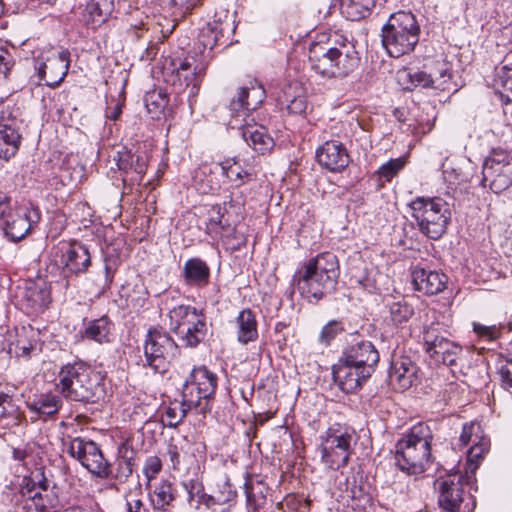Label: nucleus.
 Listing matches in <instances>:
<instances>
[{"instance_id": "nucleus-28", "label": "nucleus", "mask_w": 512, "mask_h": 512, "mask_svg": "<svg viewBox=\"0 0 512 512\" xmlns=\"http://www.w3.org/2000/svg\"><path fill=\"white\" fill-rule=\"evenodd\" d=\"M114 11V0H89L83 12V21L96 29L106 23Z\"/></svg>"}, {"instance_id": "nucleus-51", "label": "nucleus", "mask_w": 512, "mask_h": 512, "mask_svg": "<svg viewBox=\"0 0 512 512\" xmlns=\"http://www.w3.org/2000/svg\"><path fill=\"white\" fill-rule=\"evenodd\" d=\"M162 470V461L158 456H149L143 467V474L147 479L146 487H151V482Z\"/></svg>"}, {"instance_id": "nucleus-33", "label": "nucleus", "mask_w": 512, "mask_h": 512, "mask_svg": "<svg viewBox=\"0 0 512 512\" xmlns=\"http://www.w3.org/2000/svg\"><path fill=\"white\" fill-rule=\"evenodd\" d=\"M237 340L248 344L258 338L257 321L250 309H243L235 319Z\"/></svg>"}, {"instance_id": "nucleus-39", "label": "nucleus", "mask_w": 512, "mask_h": 512, "mask_svg": "<svg viewBox=\"0 0 512 512\" xmlns=\"http://www.w3.org/2000/svg\"><path fill=\"white\" fill-rule=\"evenodd\" d=\"M226 213L225 207L217 204L212 207V215L206 223V232L212 237L223 236L224 233L231 230V225L224 220Z\"/></svg>"}, {"instance_id": "nucleus-64", "label": "nucleus", "mask_w": 512, "mask_h": 512, "mask_svg": "<svg viewBox=\"0 0 512 512\" xmlns=\"http://www.w3.org/2000/svg\"><path fill=\"white\" fill-rule=\"evenodd\" d=\"M127 512H149L140 499L127 500Z\"/></svg>"}, {"instance_id": "nucleus-17", "label": "nucleus", "mask_w": 512, "mask_h": 512, "mask_svg": "<svg viewBox=\"0 0 512 512\" xmlns=\"http://www.w3.org/2000/svg\"><path fill=\"white\" fill-rule=\"evenodd\" d=\"M332 374L335 383L343 392L352 393L372 375V368L365 370V368L349 362L345 357H341L333 366Z\"/></svg>"}, {"instance_id": "nucleus-21", "label": "nucleus", "mask_w": 512, "mask_h": 512, "mask_svg": "<svg viewBox=\"0 0 512 512\" xmlns=\"http://www.w3.org/2000/svg\"><path fill=\"white\" fill-rule=\"evenodd\" d=\"M265 99V90L256 80H251L248 84L240 87L237 94L232 98L230 108L232 111L247 112L256 110Z\"/></svg>"}, {"instance_id": "nucleus-34", "label": "nucleus", "mask_w": 512, "mask_h": 512, "mask_svg": "<svg viewBox=\"0 0 512 512\" xmlns=\"http://www.w3.org/2000/svg\"><path fill=\"white\" fill-rule=\"evenodd\" d=\"M84 336L99 344L110 343L113 340V324L107 316L91 320L85 327Z\"/></svg>"}, {"instance_id": "nucleus-5", "label": "nucleus", "mask_w": 512, "mask_h": 512, "mask_svg": "<svg viewBox=\"0 0 512 512\" xmlns=\"http://www.w3.org/2000/svg\"><path fill=\"white\" fill-rule=\"evenodd\" d=\"M420 28L411 12L392 14L382 28V44L387 53L398 58L412 52L419 41Z\"/></svg>"}, {"instance_id": "nucleus-32", "label": "nucleus", "mask_w": 512, "mask_h": 512, "mask_svg": "<svg viewBox=\"0 0 512 512\" xmlns=\"http://www.w3.org/2000/svg\"><path fill=\"white\" fill-rule=\"evenodd\" d=\"M40 351L41 345L39 343L38 333L31 327H22L21 331L17 333V340L15 342V354L17 357L28 360Z\"/></svg>"}, {"instance_id": "nucleus-45", "label": "nucleus", "mask_w": 512, "mask_h": 512, "mask_svg": "<svg viewBox=\"0 0 512 512\" xmlns=\"http://www.w3.org/2000/svg\"><path fill=\"white\" fill-rule=\"evenodd\" d=\"M490 447V441L488 438H479L478 441L473 443L467 452V460L471 465H474V469L478 467L479 461L488 452Z\"/></svg>"}, {"instance_id": "nucleus-6", "label": "nucleus", "mask_w": 512, "mask_h": 512, "mask_svg": "<svg viewBox=\"0 0 512 512\" xmlns=\"http://www.w3.org/2000/svg\"><path fill=\"white\" fill-rule=\"evenodd\" d=\"M412 217L419 230L431 239H439L451 218L450 205L440 197H417L410 203Z\"/></svg>"}, {"instance_id": "nucleus-38", "label": "nucleus", "mask_w": 512, "mask_h": 512, "mask_svg": "<svg viewBox=\"0 0 512 512\" xmlns=\"http://www.w3.org/2000/svg\"><path fill=\"white\" fill-rule=\"evenodd\" d=\"M375 7V0H342L341 10L347 19L359 21L368 17Z\"/></svg>"}, {"instance_id": "nucleus-41", "label": "nucleus", "mask_w": 512, "mask_h": 512, "mask_svg": "<svg viewBox=\"0 0 512 512\" xmlns=\"http://www.w3.org/2000/svg\"><path fill=\"white\" fill-rule=\"evenodd\" d=\"M145 106L153 118H159L168 105L167 93L161 89L153 90L145 95Z\"/></svg>"}, {"instance_id": "nucleus-57", "label": "nucleus", "mask_w": 512, "mask_h": 512, "mask_svg": "<svg viewBox=\"0 0 512 512\" xmlns=\"http://www.w3.org/2000/svg\"><path fill=\"white\" fill-rule=\"evenodd\" d=\"M187 493H188V501L190 504L193 502L197 503V500H200V495L202 494L204 488L201 482L198 480H189L183 483Z\"/></svg>"}, {"instance_id": "nucleus-37", "label": "nucleus", "mask_w": 512, "mask_h": 512, "mask_svg": "<svg viewBox=\"0 0 512 512\" xmlns=\"http://www.w3.org/2000/svg\"><path fill=\"white\" fill-rule=\"evenodd\" d=\"M462 353V347L449 339L445 338L438 341V346L430 352V357L437 362L453 366L459 355Z\"/></svg>"}, {"instance_id": "nucleus-29", "label": "nucleus", "mask_w": 512, "mask_h": 512, "mask_svg": "<svg viewBox=\"0 0 512 512\" xmlns=\"http://www.w3.org/2000/svg\"><path fill=\"white\" fill-rule=\"evenodd\" d=\"M241 134L245 142L260 154L270 152L275 145L273 138L262 125L246 124L241 128Z\"/></svg>"}, {"instance_id": "nucleus-40", "label": "nucleus", "mask_w": 512, "mask_h": 512, "mask_svg": "<svg viewBox=\"0 0 512 512\" xmlns=\"http://www.w3.org/2000/svg\"><path fill=\"white\" fill-rule=\"evenodd\" d=\"M389 321L395 326H402L414 315L413 307L404 299L388 304Z\"/></svg>"}, {"instance_id": "nucleus-2", "label": "nucleus", "mask_w": 512, "mask_h": 512, "mask_svg": "<svg viewBox=\"0 0 512 512\" xmlns=\"http://www.w3.org/2000/svg\"><path fill=\"white\" fill-rule=\"evenodd\" d=\"M308 60L311 69L325 78H344L359 64L358 52L350 42L338 46L314 42L309 47Z\"/></svg>"}, {"instance_id": "nucleus-31", "label": "nucleus", "mask_w": 512, "mask_h": 512, "mask_svg": "<svg viewBox=\"0 0 512 512\" xmlns=\"http://www.w3.org/2000/svg\"><path fill=\"white\" fill-rule=\"evenodd\" d=\"M153 512H169L173 507L175 493L168 480H160L149 493Z\"/></svg>"}, {"instance_id": "nucleus-7", "label": "nucleus", "mask_w": 512, "mask_h": 512, "mask_svg": "<svg viewBox=\"0 0 512 512\" xmlns=\"http://www.w3.org/2000/svg\"><path fill=\"white\" fill-rule=\"evenodd\" d=\"M169 327L186 347H197L206 337V317L195 307L179 305L169 312Z\"/></svg>"}, {"instance_id": "nucleus-43", "label": "nucleus", "mask_w": 512, "mask_h": 512, "mask_svg": "<svg viewBox=\"0 0 512 512\" xmlns=\"http://www.w3.org/2000/svg\"><path fill=\"white\" fill-rule=\"evenodd\" d=\"M190 408L183 405V401L179 406L167 407L162 415V422L168 427H177L186 417Z\"/></svg>"}, {"instance_id": "nucleus-56", "label": "nucleus", "mask_w": 512, "mask_h": 512, "mask_svg": "<svg viewBox=\"0 0 512 512\" xmlns=\"http://www.w3.org/2000/svg\"><path fill=\"white\" fill-rule=\"evenodd\" d=\"M14 65V59L7 49L0 46V81L6 79L11 68Z\"/></svg>"}, {"instance_id": "nucleus-25", "label": "nucleus", "mask_w": 512, "mask_h": 512, "mask_svg": "<svg viewBox=\"0 0 512 512\" xmlns=\"http://www.w3.org/2000/svg\"><path fill=\"white\" fill-rule=\"evenodd\" d=\"M21 134L15 119L0 122V159L9 160L19 150Z\"/></svg>"}, {"instance_id": "nucleus-3", "label": "nucleus", "mask_w": 512, "mask_h": 512, "mask_svg": "<svg viewBox=\"0 0 512 512\" xmlns=\"http://www.w3.org/2000/svg\"><path fill=\"white\" fill-rule=\"evenodd\" d=\"M57 387L71 401L94 402L103 393L102 377L83 362L64 365L58 373Z\"/></svg>"}, {"instance_id": "nucleus-24", "label": "nucleus", "mask_w": 512, "mask_h": 512, "mask_svg": "<svg viewBox=\"0 0 512 512\" xmlns=\"http://www.w3.org/2000/svg\"><path fill=\"white\" fill-rule=\"evenodd\" d=\"M415 290L425 295H436L446 288L448 277L441 272L416 267L412 271Z\"/></svg>"}, {"instance_id": "nucleus-4", "label": "nucleus", "mask_w": 512, "mask_h": 512, "mask_svg": "<svg viewBox=\"0 0 512 512\" xmlns=\"http://www.w3.org/2000/svg\"><path fill=\"white\" fill-rule=\"evenodd\" d=\"M339 277V264L335 254L325 252L312 258L296 280L298 290L316 301L334 290Z\"/></svg>"}, {"instance_id": "nucleus-23", "label": "nucleus", "mask_w": 512, "mask_h": 512, "mask_svg": "<svg viewBox=\"0 0 512 512\" xmlns=\"http://www.w3.org/2000/svg\"><path fill=\"white\" fill-rule=\"evenodd\" d=\"M417 366L409 357L393 360L389 369V383L397 391L410 388L416 378Z\"/></svg>"}, {"instance_id": "nucleus-49", "label": "nucleus", "mask_w": 512, "mask_h": 512, "mask_svg": "<svg viewBox=\"0 0 512 512\" xmlns=\"http://www.w3.org/2000/svg\"><path fill=\"white\" fill-rule=\"evenodd\" d=\"M6 417H12L15 421H18L20 412L13 398L6 393L0 392V418Z\"/></svg>"}, {"instance_id": "nucleus-13", "label": "nucleus", "mask_w": 512, "mask_h": 512, "mask_svg": "<svg viewBox=\"0 0 512 512\" xmlns=\"http://www.w3.org/2000/svg\"><path fill=\"white\" fill-rule=\"evenodd\" d=\"M69 65L70 52L67 49L50 47L36 58L34 68L40 82L55 88L64 80Z\"/></svg>"}, {"instance_id": "nucleus-11", "label": "nucleus", "mask_w": 512, "mask_h": 512, "mask_svg": "<svg viewBox=\"0 0 512 512\" xmlns=\"http://www.w3.org/2000/svg\"><path fill=\"white\" fill-rule=\"evenodd\" d=\"M64 445L66 452L79 461L92 475L101 479L111 476V464L96 442L82 437H69L67 441H64Z\"/></svg>"}, {"instance_id": "nucleus-62", "label": "nucleus", "mask_w": 512, "mask_h": 512, "mask_svg": "<svg viewBox=\"0 0 512 512\" xmlns=\"http://www.w3.org/2000/svg\"><path fill=\"white\" fill-rule=\"evenodd\" d=\"M299 506V501L295 495H287L283 502L279 503V508L284 512H296Z\"/></svg>"}, {"instance_id": "nucleus-47", "label": "nucleus", "mask_w": 512, "mask_h": 512, "mask_svg": "<svg viewBox=\"0 0 512 512\" xmlns=\"http://www.w3.org/2000/svg\"><path fill=\"white\" fill-rule=\"evenodd\" d=\"M481 433V426L478 423L470 422L464 424L459 437L461 446H466L470 443L473 444L478 441L479 438H483L484 436Z\"/></svg>"}, {"instance_id": "nucleus-54", "label": "nucleus", "mask_w": 512, "mask_h": 512, "mask_svg": "<svg viewBox=\"0 0 512 512\" xmlns=\"http://www.w3.org/2000/svg\"><path fill=\"white\" fill-rule=\"evenodd\" d=\"M474 332L487 340H495L500 336V327L496 325H483L480 323H473Z\"/></svg>"}, {"instance_id": "nucleus-36", "label": "nucleus", "mask_w": 512, "mask_h": 512, "mask_svg": "<svg viewBox=\"0 0 512 512\" xmlns=\"http://www.w3.org/2000/svg\"><path fill=\"white\" fill-rule=\"evenodd\" d=\"M29 410L36 416L32 421L38 419V416H52L58 412L62 406V400L55 394H42L37 400L27 403Z\"/></svg>"}, {"instance_id": "nucleus-18", "label": "nucleus", "mask_w": 512, "mask_h": 512, "mask_svg": "<svg viewBox=\"0 0 512 512\" xmlns=\"http://www.w3.org/2000/svg\"><path fill=\"white\" fill-rule=\"evenodd\" d=\"M438 504L446 512H459L463 502L464 477L461 474L449 475L438 480Z\"/></svg>"}, {"instance_id": "nucleus-61", "label": "nucleus", "mask_w": 512, "mask_h": 512, "mask_svg": "<svg viewBox=\"0 0 512 512\" xmlns=\"http://www.w3.org/2000/svg\"><path fill=\"white\" fill-rule=\"evenodd\" d=\"M171 4L179 10L181 15L190 13L196 7L200 0H170Z\"/></svg>"}, {"instance_id": "nucleus-15", "label": "nucleus", "mask_w": 512, "mask_h": 512, "mask_svg": "<svg viewBox=\"0 0 512 512\" xmlns=\"http://www.w3.org/2000/svg\"><path fill=\"white\" fill-rule=\"evenodd\" d=\"M40 221L38 208L28 203H15L13 209L1 220L0 227L13 242L24 239Z\"/></svg>"}, {"instance_id": "nucleus-50", "label": "nucleus", "mask_w": 512, "mask_h": 512, "mask_svg": "<svg viewBox=\"0 0 512 512\" xmlns=\"http://www.w3.org/2000/svg\"><path fill=\"white\" fill-rule=\"evenodd\" d=\"M404 165L405 161L402 158L391 159L380 166L378 174L386 181H390L404 168Z\"/></svg>"}, {"instance_id": "nucleus-60", "label": "nucleus", "mask_w": 512, "mask_h": 512, "mask_svg": "<svg viewBox=\"0 0 512 512\" xmlns=\"http://www.w3.org/2000/svg\"><path fill=\"white\" fill-rule=\"evenodd\" d=\"M118 472L116 475V478L119 479H127L129 476L132 475L133 472V463L132 459L128 457H122L118 461Z\"/></svg>"}, {"instance_id": "nucleus-10", "label": "nucleus", "mask_w": 512, "mask_h": 512, "mask_svg": "<svg viewBox=\"0 0 512 512\" xmlns=\"http://www.w3.org/2000/svg\"><path fill=\"white\" fill-rule=\"evenodd\" d=\"M20 493L30 502L26 506L29 509L34 507L38 512H47L59 503L58 488L46 478L42 469H35L30 476L23 478Z\"/></svg>"}, {"instance_id": "nucleus-20", "label": "nucleus", "mask_w": 512, "mask_h": 512, "mask_svg": "<svg viewBox=\"0 0 512 512\" xmlns=\"http://www.w3.org/2000/svg\"><path fill=\"white\" fill-rule=\"evenodd\" d=\"M22 308L28 315H38L44 312L51 302V292L43 282H29L21 296Z\"/></svg>"}, {"instance_id": "nucleus-26", "label": "nucleus", "mask_w": 512, "mask_h": 512, "mask_svg": "<svg viewBox=\"0 0 512 512\" xmlns=\"http://www.w3.org/2000/svg\"><path fill=\"white\" fill-rule=\"evenodd\" d=\"M118 169L126 175L133 174L131 181H141L147 169V157L144 154H132L128 150L118 151L114 157Z\"/></svg>"}, {"instance_id": "nucleus-12", "label": "nucleus", "mask_w": 512, "mask_h": 512, "mask_svg": "<svg viewBox=\"0 0 512 512\" xmlns=\"http://www.w3.org/2000/svg\"><path fill=\"white\" fill-rule=\"evenodd\" d=\"M179 352L178 345L165 331L149 330L144 343L145 366L156 373H164L168 362Z\"/></svg>"}, {"instance_id": "nucleus-63", "label": "nucleus", "mask_w": 512, "mask_h": 512, "mask_svg": "<svg viewBox=\"0 0 512 512\" xmlns=\"http://www.w3.org/2000/svg\"><path fill=\"white\" fill-rule=\"evenodd\" d=\"M450 71L449 65L447 63H439L438 68L430 74V88H434L436 85V81L441 80L444 77V74Z\"/></svg>"}, {"instance_id": "nucleus-19", "label": "nucleus", "mask_w": 512, "mask_h": 512, "mask_svg": "<svg viewBox=\"0 0 512 512\" xmlns=\"http://www.w3.org/2000/svg\"><path fill=\"white\" fill-rule=\"evenodd\" d=\"M317 162L331 172L343 171L350 162L346 147L339 141H326L316 150Z\"/></svg>"}, {"instance_id": "nucleus-58", "label": "nucleus", "mask_w": 512, "mask_h": 512, "mask_svg": "<svg viewBox=\"0 0 512 512\" xmlns=\"http://www.w3.org/2000/svg\"><path fill=\"white\" fill-rule=\"evenodd\" d=\"M407 76L410 79V82L413 86L418 87L421 86L423 88H430V74L424 71H413L408 72Z\"/></svg>"}, {"instance_id": "nucleus-8", "label": "nucleus", "mask_w": 512, "mask_h": 512, "mask_svg": "<svg viewBox=\"0 0 512 512\" xmlns=\"http://www.w3.org/2000/svg\"><path fill=\"white\" fill-rule=\"evenodd\" d=\"M91 265V255L88 248L79 243H61L51 251L48 269L51 274L58 273L67 279L85 273Z\"/></svg>"}, {"instance_id": "nucleus-44", "label": "nucleus", "mask_w": 512, "mask_h": 512, "mask_svg": "<svg viewBox=\"0 0 512 512\" xmlns=\"http://www.w3.org/2000/svg\"><path fill=\"white\" fill-rule=\"evenodd\" d=\"M438 326L439 324L431 323L423 328V345L428 354L438 346V341L446 338L441 334Z\"/></svg>"}, {"instance_id": "nucleus-48", "label": "nucleus", "mask_w": 512, "mask_h": 512, "mask_svg": "<svg viewBox=\"0 0 512 512\" xmlns=\"http://www.w3.org/2000/svg\"><path fill=\"white\" fill-rule=\"evenodd\" d=\"M343 331L344 326L342 322L337 320H331L326 325L323 326L319 335V341L327 346Z\"/></svg>"}, {"instance_id": "nucleus-53", "label": "nucleus", "mask_w": 512, "mask_h": 512, "mask_svg": "<svg viewBox=\"0 0 512 512\" xmlns=\"http://www.w3.org/2000/svg\"><path fill=\"white\" fill-rule=\"evenodd\" d=\"M508 365H503L498 369L499 383L503 390L512 396V359L507 360Z\"/></svg>"}, {"instance_id": "nucleus-46", "label": "nucleus", "mask_w": 512, "mask_h": 512, "mask_svg": "<svg viewBox=\"0 0 512 512\" xmlns=\"http://www.w3.org/2000/svg\"><path fill=\"white\" fill-rule=\"evenodd\" d=\"M185 442L186 440L184 438L181 441H171L168 445L167 455L171 462V467L174 470L180 469L182 460L186 456V451L184 450Z\"/></svg>"}, {"instance_id": "nucleus-59", "label": "nucleus", "mask_w": 512, "mask_h": 512, "mask_svg": "<svg viewBox=\"0 0 512 512\" xmlns=\"http://www.w3.org/2000/svg\"><path fill=\"white\" fill-rule=\"evenodd\" d=\"M457 86V83L453 81L452 72L450 70L448 73L444 74L441 80L438 79V81H436V85L433 89L445 92H456L458 89Z\"/></svg>"}, {"instance_id": "nucleus-35", "label": "nucleus", "mask_w": 512, "mask_h": 512, "mask_svg": "<svg viewBox=\"0 0 512 512\" xmlns=\"http://www.w3.org/2000/svg\"><path fill=\"white\" fill-rule=\"evenodd\" d=\"M494 87L501 99L512 102V62H504L495 68Z\"/></svg>"}, {"instance_id": "nucleus-1", "label": "nucleus", "mask_w": 512, "mask_h": 512, "mask_svg": "<svg viewBox=\"0 0 512 512\" xmlns=\"http://www.w3.org/2000/svg\"><path fill=\"white\" fill-rule=\"evenodd\" d=\"M433 432L426 423L413 425L397 441L395 461L400 470L408 474H420L431 463Z\"/></svg>"}, {"instance_id": "nucleus-55", "label": "nucleus", "mask_w": 512, "mask_h": 512, "mask_svg": "<svg viewBox=\"0 0 512 512\" xmlns=\"http://www.w3.org/2000/svg\"><path fill=\"white\" fill-rule=\"evenodd\" d=\"M281 104H286L287 109L292 113H301L305 110V103L301 97L291 96L284 90V99L280 98Z\"/></svg>"}, {"instance_id": "nucleus-14", "label": "nucleus", "mask_w": 512, "mask_h": 512, "mask_svg": "<svg viewBox=\"0 0 512 512\" xmlns=\"http://www.w3.org/2000/svg\"><path fill=\"white\" fill-rule=\"evenodd\" d=\"M353 432L348 429L330 428L322 437V461L337 470L348 464L352 453Z\"/></svg>"}, {"instance_id": "nucleus-52", "label": "nucleus", "mask_w": 512, "mask_h": 512, "mask_svg": "<svg viewBox=\"0 0 512 512\" xmlns=\"http://www.w3.org/2000/svg\"><path fill=\"white\" fill-rule=\"evenodd\" d=\"M215 494H217L216 502H218L219 505L228 504L234 501L237 496L236 490L228 480H224L221 484H218V490Z\"/></svg>"}, {"instance_id": "nucleus-27", "label": "nucleus", "mask_w": 512, "mask_h": 512, "mask_svg": "<svg viewBox=\"0 0 512 512\" xmlns=\"http://www.w3.org/2000/svg\"><path fill=\"white\" fill-rule=\"evenodd\" d=\"M343 357L362 368H372V372L379 361V353L375 346L370 341L364 340L351 345Z\"/></svg>"}, {"instance_id": "nucleus-22", "label": "nucleus", "mask_w": 512, "mask_h": 512, "mask_svg": "<svg viewBox=\"0 0 512 512\" xmlns=\"http://www.w3.org/2000/svg\"><path fill=\"white\" fill-rule=\"evenodd\" d=\"M204 69L192 66L188 59L183 60L171 75L172 85L178 91L189 89V96H196L203 79Z\"/></svg>"}, {"instance_id": "nucleus-16", "label": "nucleus", "mask_w": 512, "mask_h": 512, "mask_svg": "<svg viewBox=\"0 0 512 512\" xmlns=\"http://www.w3.org/2000/svg\"><path fill=\"white\" fill-rule=\"evenodd\" d=\"M484 180L494 193H501L512 185V153L494 150L483 166Z\"/></svg>"}, {"instance_id": "nucleus-42", "label": "nucleus", "mask_w": 512, "mask_h": 512, "mask_svg": "<svg viewBox=\"0 0 512 512\" xmlns=\"http://www.w3.org/2000/svg\"><path fill=\"white\" fill-rule=\"evenodd\" d=\"M221 169L223 174L231 181H240L241 183H244L245 179L253 175L251 170L243 169L235 160L233 162L225 160L221 163Z\"/></svg>"}, {"instance_id": "nucleus-9", "label": "nucleus", "mask_w": 512, "mask_h": 512, "mask_svg": "<svg viewBox=\"0 0 512 512\" xmlns=\"http://www.w3.org/2000/svg\"><path fill=\"white\" fill-rule=\"evenodd\" d=\"M217 388V377L206 367L192 370L182 387L183 405L190 409L205 412L209 409V401Z\"/></svg>"}, {"instance_id": "nucleus-30", "label": "nucleus", "mask_w": 512, "mask_h": 512, "mask_svg": "<svg viewBox=\"0 0 512 512\" xmlns=\"http://www.w3.org/2000/svg\"><path fill=\"white\" fill-rule=\"evenodd\" d=\"M184 282L190 286L205 287L210 280V268L200 258H190L183 266Z\"/></svg>"}]
</instances>
